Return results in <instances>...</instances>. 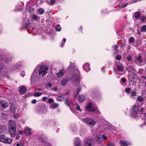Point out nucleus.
Segmentation results:
<instances>
[{"label": "nucleus", "mask_w": 146, "mask_h": 146, "mask_svg": "<svg viewBox=\"0 0 146 146\" xmlns=\"http://www.w3.org/2000/svg\"><path fill=\"white\" fill-rule=\"evenodd\" d=\"M66 104L67 105L70 106L71 104V103L69 99H67L65 101Z\"/></svg>", "instance_id": "obj_35"}, {"label": "nucleus", "mask_w": 146, "mask_h": 146, "mask_svg": "<svg viewBox=\"0 0 146 146\" xmlns=\"http://www.w3.org/2000/svg\"><path fill=\"white\" fill-rule=\"evenodd\" d=\"M125 43H122L121 44V46L122 47H123L125 46Z\"/></svg>", "instance_id": "obj_63"}, {"label": "nucleus", "mask_w": 146, "mask_h": 146, "mask_svg": "<svg viewBox=\"0 0 146 146\" xmlns=\"http://www.w3.org/2000/svg\"><path fill=\"white\" fill-rule=\"evenodd\" d=\"M38 141L40 143L43 142L44 141V140H43V138L42 137H40L38 139Z\"/></svg>", "instance_id": "obj_47"}, {"label": "nucleus", "mask_w": 146, "mask_h": 146, "mask_svg": "<svg viewBox=\"0 0 146 146\" xmlns=\"http://www.w3.org/2000/svg\"><path fill=\"white\" fill-rule=\"evenodd\" d=\"M38 66L36 67L35 69L34 72L32 74L31 78V84H33L34 82L35 81L36 79L37 78V72H38V69L37 68Z\"/></svg>", "instance_id": "obj_7"}, {"label": "nucleus", "mask_w": 146, "mask_h": 146, "mask_svg": "<svg viewBox=\"0 0 146 146\" xmlns=\"http://www.w3.org/2000/svg\"><path fill=\"white\" fill-rule=\"evenodd\" d=\"M25 75V72L24 71H23L21 72L20 73V75L22 77H23Z\"/></svg>", "instance_id": "obj_51"}, {"label": "nucleus", "mask_w": 146, "mask_h": 146, "mask_svg": "<svg viewBox=\"0 0 146 146\" xmlns=\"http://www.w3.org/2000/svg\"><path fill=\"white\" fill-rule=\"evenodd\" d=\"M7 131V129L6 127L3 126L0 128V133H6Z\"/></svg>", "instance_id": "obj_23"}, {"label": "nucleus", "mask_w": 146, "mask_h": 146, "mask_svg": "<svg viewBox=\"0 0 146 146\" xmlns=\"http://www.w3.org/2000/svg\"><path fill=\"white\" fill-rule=\"evenodd\" d=\"M26 88L24 86H20L19 92L21 93H24L26 92Z\"/></svg>", "instance_id": "obj_21"}, {"label": "nucleus", "mask_w": 146, "mask_h": 146, "mask_svg": "<svg viewBox=\"0 0 146 146\" xmlns=\"http://www.w3.org/2000/svg\"><path fill=\"white\" fill-rule=\"evenodd\" d=\"M52 87V85L51 83H47L45 86V87L46 88H48V87L51 88Z\"/></svg>", "instance_id": "obj_39"}, {"label": "nucleus", "mask_w": 146, "mask_h": 146, "mask_svg": "<svg viewBox=\"0 0 146 146\" xmlns=\"http://www.w3.org/2000/svg\"><path fill=\"white\" fill-rule=\"evenodd\" d=\"M75 146H81L80 141L79 137H77L74 140Z\"/></svg>", "instance_id": "obj_14"}, {"label": "nucleus", "mask_w": 146, "mask_h": 146, "mask_svg": "<svg viewBox=\"0 0 146 146\" xmlns=\"http://www.w3.org/2000/svg\"><path fill=\"white\" fill-rule=\"evenodd\" d=\"M68 69L70 70L71 69L72 70L73 72L72 77L71 79L72 80L75 81L76 80H77V82L79 83L80 82V80L78 79L79 74V71L78 70L75 68L74 67V65L72 64L69 66Z\"/></svg>", "instance_id": "obj_1"}, {"label": "nucleus", "mask_w": 146, "mask_h": 146, "mask_svg": "<svg viewBox=\"0 0 146 146\" xmlns=\"http://www.w3.org/2000/svg\"><path fill=\"white\" fill-rule=\"evenodd\" d=\"M50 0L49 2L48 3L49 5H52L54 4V3L55 2V0Z\"/></svg>", "instance_id": "obj_37"}, {"label": "nucleus", "mask_w": 146, "mask_h": 146, "mask_svg": "<svg viewBox=\"0 0 146 146\" xmlns=\"http://www.w3.org/2000/svg\"><path fill=\"white\" fill-rule=\"evenodd\" d=\"M84 96L82 95H80L78 97V100L80 102H82L85 99Z\"/></svg>", "instance_id": "obj_25"}, {"label": "nucleus", "mask_w": 146, "mask_h": 146, "mask_svg": "<svg viewBox=\"0 0 146 146\" xmlns=\"http://www.w3.org/2000/svg\"><path fill=\"white\" fill-rule=\"evenodd\" d=\"M42 93L39 92H36L34 94V96L35 97H39L41 96Z\"/></svg>", "instance_id": "obj_26"}, {"label": "nucleus", "mask_w": 146, "mask_h": 146, "mask_svg": "<svg viewBox=\"0 0 146 146\" xmlns=\"http://www.w3.org/2000/svg\"><path fill=\"white\" fill-rule=\"evenodd\" d=\"M136 95V92L135 91H133L131 94V96H134Z\"/></svg>", "instance_id": "obj_41"}, {"label": "nucleus", "mask_w": 146, "mask_h": 146, "mask_svg": "<svg viewBox=\"0 0 146 146\" xmlns=\"http://www.w3.org/2000/svg\"><path fill=\"white\" fill-rule=\"evenodd\" d=\"M0 141L5 143L10 144L12 142L11 139L5 137L4 135H1L0 136Z\"/></svg>", "instance_id": "obj_6"}, {"label": "nucleus", "mask_w": 146, "mask_h": 146, "mask_svg": "<svg viewBox=\"0 0 146 146\" xmlns=\"http://www.w3.org/2000/svg\"><path fill=\"white\" fill-rule=\"evenodd\" d=\"M55 29L56 30L58 31H60L61 29L60 26L59 25H58L56 26L55 27Z\"/></svg>", "instance_id": "obj_32"}, {"label": "nucleus", "mask_w": 146, "mask_h": 146, "mask_svg": "<svg viewBox=\"0 0 146 146\" xmlns=\"http://www.w3.org/2000/svg\"><path fill=\"white\" fill-rule=\"evenodd\" d=\"M10 110L13 113H15V108L14 106H11L10 107Z\"/></svg>", "instance_id": "obj_33"}, {"label": "nucleus", "mask_w": 146, "mask_h": 146, "mask_svg": "<svg viewBox=\"0 0 146 146\" xmlns=\"http://www.w3.org/2000/svg\"><path fill=\"white\" fill-rule=\"evenodd\" d=\"M30 23H27L25 25V27L26 29H28V28L30 26Z\"/></svg>", "instance_id": "obj_50"}, {"label": "nucleus", "mask_w": 146, "mask_h": 146, "mask_svg": "<svg viewBox=\"0 0 146 146\" xmlns=\"http://www.w3.org/2000/svg\"><path fill=\"white\" fill-rule=\"evenodd\" d=\"M68 81V79L66 78H64L62 79L61 81V84L62 86H65L66 85L67 82Z\"/></svg>", "instance_id": "obj_19"}, {"label": "nucleus", "mask_w": 146, "mask_h": 146, "mask_svg": "<svg viewBox=\"0 0 146 146\" xmlns=\"http://www.w3.org/2000/svg\"><path fill=\"white\" fill-rule=\"evenodd\" d=\"M64 98L63 95H61L58 97L57 100L58 101L60 102L63 100Z\"/></svg>", "instance_id": "obj_28"}, {"label": "nucleus", "mask_w": 146, "mask_h": 146, "mask_svg": "<svg viewBox=\"0 0 146 146\" xmlns=\"http://www.w3.org/2000/svg\"><path fill=\"white\" fill-rule=\"evenodd\" d=\"M81 89V87H79L76 90V95H77L79 92L80 91Z\"/></svg>", "instance_id": "obj_44"}, {"label": "nucleus", "mask_w": 146, "mask_h": 146, "mask_svg": "<svg viewBox=\"0 0 146 146\" xmlns=\"http://www.w3.org/2000/svg\"><path fill=\"white\" fill-rule=\"evenodd\" d=\"M9 104L5 100H0V108L4 109L8 107Z\"/></svg>", "instance_id": "obj_11"}, {"label": "nucleus", "mask_w": 146, "mask_h": 146, "mask_svg": "<svg viewBox=\"0 0 146 146\" xmlns=\"http://www.w3.org/2000/svg\"><path fill=\"white\" fill-rule=\"evenodd\" d=\"M9 133L11 137H15L16 134V127L9 128Z\"/></svg>", "instance_id": "obj_9"}, {"label": "nucleus", "mask_w": 146, "mask_h": 146, "mask_svg": "<svg viewBox=\"0 0 146 146\" xmlns=\"http://www.w3.org/2000/svg\"><path fill=\"white\" fill-rule=\"evenodd\" d=\"M64 71L63 70H62L58 73H56V74L57 75V77L58 78H60L62 76L64 75Z\"/></svg>", "instance_id": "obj_17"}, {"label": "nucleus", "mask_w": 146, "mask_h": 146, "mask_svg": "<svg viewBox=\"0 0 146 146\" xmlns=\"http://www.w3.org/2000/svg\"><path fill=\"white\" fill-rule=\"evenodd\" d=\"M121 81H122V82H126V79L124 78H123L121 79Z\"/></svg>", "instance_id": "obj_60"}, {"label": "nucleus", "mask_w": 146, "mask_h": 146, "mask_svg": "<svg viewBox=\"0 0 146 146\" xmlns=\"http://www.w3.org/2000/svg\"><path fill=\"white\" fill-rule=\"evenodd\" d=\"M100 137L98 136H96L95 138V139L97 141H100Z\"/></svg>", "instance_id": "obj_53"}, {"label": "nucleus", "mask_w": 146, "mask_h": 146, "mask_svg": "<svg viewBox=\"0 0 146 146\" xmlns=\"http://www.w3.org/2000/svg\"><path fill=\"white\" fill-rule=\"evenodd\" d=\"M141 30L143 31H145L146 30V25H144L141 26Z\"/></svg>", "instance_id": "obj_38"}, {"label": "nucleus", "mask_w": 146, "mask_h": 146, "mask_svg": "<svg viewBox=\"0 0 146 146\" xmlns=\"http://www.w3.org/2000/svg\"><path fill=\"white\" fill-rule=\"evenodd\" d=\"M134 15L135 18L137 19L139 18L140 16L139 13L137 12H136Z\"/></svg>", "instance_id": "obj_31"}, {"label": "nucleus", "mask_w": 146, "mask_h": 146, "mask_svg": "<svg viewBox=\"0 0 146 146\" xmlns=\"http://www.w3.org/2000/svg\"><path fill=\"white\" fill-rule=\"evenodd\" d=\"M30 17L32 21L35 20V21H37L40 18L38 16L35 14H33L31 15Z\"/></svg>", "instance_id": "obj_16"}, {"label": "nucleus", "mask_w": 146, "mask_h": 146, "mask_svg": "<svg viewBox=\"0 0 146 146\" xmlns=\"http://www.w3.org/2000/svg\"><path fill=\"white\" fill-rule=\"evenodd\" d=\"M19 63H21V62H20ZM22 66V64H20L18 63H17L15 65V66L17 67L18 68H19L21 66Z\"/></svg>", "instance_id": "obj_48"}, {"label": "nucleus", "mask_w": 146, "mask_h": 146, "mask_svg": "<svg viewBox=\"0 0 146 146\" xmlns=\"http://www.w3.org/2000/svg\"><path fill=\"white\" fill-rule=\"evenodd\" d=\"M117 68L118 71L120 72H122L123 69V68L121 65H117Z\"/></svg>", "instance_id": "obj_24"}, {"label": "nucleus", "mask_w": 146, "mask_h": 146, "mask_svg": "<svg viewBox=\"0 0 146 146\" xmlns=\"http://www.w3.org/2000/svg\"><path fill=\"white\" fill-rule=\"evenodd\" d=\"M46 99H47V98L46 97H44L42 98V100L43 101H45Z\"/></svg>", "instance_id": "obj_62"}, {"label": "nucleus", "mask_w": 146, "mask_h": 146, "mask_svg": "<svg viewBox=\"0 0 146 146\" xmlns=\"http://www.w3.org/2000/svg\"><path fill=\"white\" fill-rule=\"evenodd\" d=\"M115 58L116 59L119 60L121 59V57L120 56H117Z\"/></svg>", "instance_id": "obj_58"}, {"label": "nucleus", "mask_w": 146, "mask_h": 146, "mask_svg": "<svg viewBox=\"0 0 146 146\" xmlns=\"http://www.w3.org/2000/svg\"><path fill=\"white\" fill-rule=\"evenodd\" d=\"M4 60L7 63H9L11 61V57L10 55H7L6 56V57H5V58Z\"/></svg>", "instance_id": "obj_20"}, {"label": "nucleus", "mask_w": 146, "mask_h": 146, "mask_svg": "<svg viewBox=\"0 0 146 146\" xmlns=\"http://www.w3.org/2000/svg\"><path fill=\"white\" fill-rule=\"evenodd\" d=\"M85 108L87 111H94L97 110L96 105L91 103L87 104Z\"/></svg>", "instance_id": "obj_5"}, {"label": "nucleus", "mask_w": 146, "mask_h": 146, "mask_svg": "<svg viewBox=\"0 0 146 146\" xmlns=\"http://www.w3.org/2000/svg\"><path fill=\"white\" fill-rule=\"evenodd\" d=\"M128 79L130 85H133L134 84V76H133L131 74H129L128 75Z\"/></svg>", "instance_id": "obj_12"}, {"label": "nucleus", "mask_w": 146, "mask_h": 146, "mask_svg": "<svg viewBox=\"0 0 146 146\" xmlns=\"http://www.w3.org/2000/svg\"><path fill=\"white\" fill-rule=\"evenodd\" d=\"M140 1V0H133V1H132V2L133 3H135V2H137L138 1Z\"/></svg>", "instance_id": "obj_64"}, {"label": "nucleus", "mask_w": 146, "mask_h": 146, "mask_svg": "<svg viewBox=\"0 0 146 146\" xmlns=\"http://www.w3.org/2000/svg\"><path fill=\"white\" fill-rule=\"evenodd\" d=\"M129 41L130 42L133 43L135 41L134 38L133 37H131L129 38Z\"/></svg>", "instance_id": "obj_36"}, {"label": "nucleus", "mask_w": 146, "mask_h": 146, "mask_svg": "<svg viewBox=\"0 0 146 146\" xmlns=\"http://www.w3.org/2000/svg\"><path fill=\"white\" fill-rule=\"evenodd\" d=\"M120 143L121 146H128V145H131L132 143L128 141H121Z\"/></svg>", "instance_id": "obj_13"}, {"label": "nucleus", "mask_w": 146, "mask_h": 146, "mask_svg": "<svg viewBox=\"0 0 146 146\" xmlns=\"http://www.w3.org/2000/svg\"><path fill=\"white\" fill-rule=\"evenodd\" d=\"M23 143L21 142L19 143H18L16 145V146H23Z\"/></svg>", "instance_id": "obj_49"}, {"label": "nucleus", "mask_w": 146, "mask_h": 146, "mask_svg": "<svg viewBox=\"0 0 146 146\" xmlns=\"http://www.w3.org/2000/svg\"><path fill=\"white\" fill-rule=\"evenodd\" d=\"M76 105L77 107L76 108V109L78 110L81 111L82 110H81L80 106L78 105V104H76Z\"/></svg>", "instance_id": "obj_42"}, {"label": "nucleus", "mask_w": 146, "mask_h": 146, "mask_svg": "<svg viewBox=\"0 0 146 146\" xmlns=\"http://www.w3.org/2000/svg\"><path fill=\"white\" fill-rule=\"evenodd\" d=\"M44 12V10H37L36 11V13L39 15H42Z\"/></svg>", "instance_id": "obj_29"}, {"label": "nucleus", "mask_w": 146, "mask_h": 146, "mask_svg": "<svg viewBox=\"0 0 146 146\" xmlns=\"http://www.w3.org/2000/svg\"><path fill=\"white\" fill-rule=\"evenodd\" d=\"M140 77L141 78L144 79H146V76H141Z\"/></svg>", "instance_id": "obj_61"}, {"label": "nucleus", "mask_w": 146, "mask_h": 146, "mask_svg": "<svg viewBox=\"0 0 146 146\" xmlns=\"http://www.w3.org/2000/svg\"><path fill=\"white\" fill-rule=\"evenodd\" d=\"M81 120L84 123L92 127L96 124V122L94 119L89 118L86 117L82 119Z\"/></svg>", "instance_id": "obj_4"}, {"label": "nucleus", "mask_w": 146, "mask_h": 146, "mask_svg": "<svg viewBox=\"0 0 146 146\" xmlns=\"http://www.w3.org/2000/svg\"><path fill=\"white\" fill-rule=\"evenodd\" d=\"M137 100L139 102H143L144 100L142 97L141 96H139L137 98Z\"/></svg>", "instance_id": "obj_27"}, {"label": "nucleus", "mask_w": 146, "mask_h": 146, "mask_svg": "<svg viewBox=\"0 0 146 146\" xmlns=\"http://www.w3.org/2000/svg\"><path fill=\"white\" fill-rule=\"evenodd\" d=\"M141 21L143 23L145 22L146 21V18L145 16H142L140 18Z\"/></svg>", "instance_id": "obj_34"}, {"label": "nucleus", "mask_w": 146, "mask_h": 146, "mask_svg": "<svg viewBox=\"0 0 146 146\" xmlns=\"http://www.w3.org/2000/svg\"><path fill=\"white\" fill-rule=\"evenodd\" d=\"M1 115L3 119H5L7 117L6 115L4 113H1Z\"/></svg>", "instance_id": "obj_40"}, {"label": "nucleus", "mask_w": 146, "mask_h": 146, "mask_svg": "<svg viewBox=\"0 0 146 146\" xmlns=\"http://www.w3.org/2000/svg\"><path fill=\"white\" fill-rule=\"evenodd\" d=\"M93 142V141L92 139H84V146H92Z\"/></svg>", "instance_id": "obj_10"}, {"label": "nucleus", "mask_w": 146, "mask_h": 146, "mask_svg": "<svg viewBox=\"0 0 146 146\" xmlns=\"http://www.w3.org/2000/svg\"><path fill=\"white\" fill-rule=\"evenodd\" d=\"M58 106V105L57 104L55 103L51 105L50 107L52 109H54L57 108Z\"/></svg>", "instance_id": "obj_30"}, {"label": "nucleus", "mask_w": 146, "mask_h": 146, "mask_svg": "<svg viewBox=\"0 0 146 146\" xmlns=\"http://www.w3.org/2000/svg\"><path fill=\"white\" fill-rule=\"evenodd\" d=\"M108 146H115L114 143L110 142L108 144Z\"/></svg>", "instance_id": "obj_54"}, {"label": "nucleus", "mask_w": 146, "mask_h": 146, "mask_svg": "<svg viewBox=\"0 0 146 146\" xmlns=\"http://www.w3.org/2000/svg\"><path fill=\"white\" fill-rule=\"evenodd\" d=\"M14 117L16 118H18L20 116L18 113L15 114L14 115Z\"/></svg>", "instance_id": "obj_52"}, {"label": "nucleus", "mask_w": 146, "mask_h": 146, "mask_svg": "<svg viewBox=\"0 0 146 146\" xmlns=\"http://www.w3.org/2000/svg\"><path fill=\"white\" fill-rule=\"evenodd\" d=\"M127 59L128 61H130L132 59V57L131 56L129 55L127 57Z\"/></svg>", "instance_id": "obj_46"}, {"label": "nucleus", "mask_w": 146, "mask_h": 146, "mask_svg": "<svg viewBox=\"0 0 146 146\" xmlns=\"http://www.w3.org/2000/svg\"><path fill=\"white\" fill-rule=\"evenodd\" d=\"M8 124L9 125V128L16 127L15 123L14 122V120H10L9 121Z\"/></svg>", "instance_id": "obj_15"}, {"label": "nucleus", "mask_w": 146, "mask_h": 146, "mask_svg": "<svg viewBox=\"0 0 146 146\" xmlns=\"http://www.w3.org/2000/svg\"><path fill=\"white\" fill-rule=\"evenodd\" d=\"M128 4H129L128 3H126L124 4H123L121 6V8H124Z\"/></svg>", "instance_id": "obj_43"}, {"label": "nucleus", "mask_w": 146, "mask_h": 146, "mask_svg": "<svg viewBox=\"0 0 146 146\" xmlns=\"http://www.w3.org/2000/svg\"><path fill=\"white\" fill-rule=\"evenodd\" d=\"M51 98H49L48 100V102L49 103H51L53 102Z\"/></svg>", "instance_id": "obj_59"}, {"label": "nucleus", "mask_w": 146, "mask_h": 146, "mask_svg": "<svg viewBox=\"0 0 146 146\" xmlns=\"http://www.w3.org/2000/svg\"><path fill=\"white\" fill-rule=\"evenodd\" d=\"M102 137L104 140H106L107 139V137L104 135H102Z\"/></svg>", "instance_id": "obj_56"}, {"label": "nucleus", "mask_w": 146, "mask_h": 146, "mask_svg": "<svg viewBox=\"0 0 146 146\" xmlns=\"http://www.w3.org/2000/svg\"><path fill=\"white\" fill-rule=\"evenodd\" d=\"M32 103L33 104H35L36 102V100H33L32 101Z\"/></svg>", "instance_id": "obj_57"}, {"label": "nucleus", "mask_w": 146, "mask_h": 146, "mask_svg": "<svg viewBox=\"0 0 146 146\" xmlns=\"http://www.w3.org/2000/svg\"><path fill=\"white\" fill-rule=\"evenodd\" d=\"M142 61L143 59L141 56L138 55L135 57L134 62L137 64L139 66L141 65Z\"/></svg>", "instance_id": "obj_8"}, {"label": "nucleus", "mask_w": 146, "mask_h": 146, "mask_svg": "<svg viewBox=\"0 0 146 146\" xmlns=\"http://www.w3.org/2000/svg\"><path fill=\"white\" fill-rule=\"evenodd\" d=\"M38 66L37 68L38 71V68H39L38 70V74L39 76H43L47 73V71L48 69L47 66L43 65L41 66H38Z\"/></svg>", "instance_id": "obj_3"}, {"label": "nucleus", "mask_w": 146, "mask_h": 146, "mask_svg": "<svg viewBox=\"0 0 146 146\" xmlns=\"http://www.w3.org/2000/svg\"><path fill=\"white\" fill-rule=\"evenodd\" d=\"M130 89L129 88H125V91L127 94H130Z\"/></svg>", "instance_id": "obj_45"}, {"label": "nucleus", "mask_w": 146, "mask_h": 146, "mask_svg": "<svg viewBox=\"0 0 146 146\" xmlns=\"http://www.w3.org/2000/svg\"><path fill=\"white\" fill-rule=\"evenodd\" d=\"M83 68L87 72H88L90 70V67L89 65L88 64L86 63L83 66Z\"/></svg>", "instance_id": "obj_18"}, {"label": "nucleus", "mask_w": 146, "mask_h": 146, "mask_svg": "<svg viewBox=\"0 0 146 146\" xmlns=\"http://www.w3.org/2000/svg\"><path fill=\"white\" fill-rule=\"evenodd\" d=\"M144 110L143 108L135 105L132 109L130 115L133 117H137L140 112L143 111Z\"/></svg>", "instance_id": "obj_2"}, {"label": "nucleus", "mask_w": 146, "mask_h": 146, "mask_svg": "<svg viewBox=\"0 0 146 146\" xmlns=\"http://www.w3.org/2000/svg\"><path fill=\"white\" fill-rule=\"evenodd\" d=\"M31 133V130L28 127L26 128L24 131L25 134L27 135H30Z\"/></svg>", "instance_id": "obj_22"}, {"label": "nucleus", "mask_w": 146, "mask_h": 146, "mask_svg": "<svg viewBox=\"0 0 146 146\" xmlns=\"http://www.w3.org/2000/svg\"><path fill=\"white\" fill-rule=\"evenodd\" d=\"M113 48L114 50H116L118 48V46L116 44L114 45L113 46Z\"/></svg>", "instance_id": "obj_55"}]
</instances>
